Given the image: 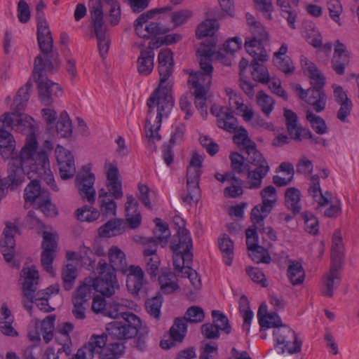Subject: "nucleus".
Listing matches in <instances>:
<instances>
[{"mask_svg": "<svg viewBox=\"0 0 359 359\" xmlns=\"http://www.w3.org/2000/svg\"><path fill=\"white\" fill-rule=\"evenodd\" d=\"M159 86L147 100L149 108L145 124L149 141L160 140L158 130L163 118H168L173 106L174 100L170 94L172 86L171 76L173 72L172 53L169 49L161 50L158 56Z\"/></svg>", "mask_w": 359, "mask_h": 359, "instance_id": "f257e3e1", "label": "nucleus"}, {"mask_svg": "<svg viewBox=\"0 0 359 359\" xmlns=\"http://www.w3.org/2000/svg\"><path fill=\"white\" fill-rule=\"evenodd\" d=\"M38 142L34 135L27 137L25 144L20 151L18 159L27 167V177L32 179L34 175L43 178V180L55 191H57L56 184L50 168L48 154L41 150L37 151Z\"/></svg>", "mask_w": 359, "mask_h": 359, "instance_id": "f03ea898", "label": "nucleus"}, {"mask_svg": "<svg viewBox=\"0 0 359 359\" xmlns=\"http://www.w3.org/2000/svg\"><path fill=\"white\" fill-rule=\"evenodd\" d=\"M201 48L198 50V55L201 56L199 65L202 72H191L188 83L191 85L192 93L195 96L196 107L200 111L202 116L207 115L206 102V88L209 87L211 83L212 72L213 67L210 63V56L214 52L212 47Z\"/></svg>", "mask_w": 359, "mask_h": 359, "instance_id": "7ed1b4c3", "label": "nucleus"}, {"mask_svg": "<svg viewBox=\"0 0 359 359\" xmlns=\"http://www.w3.org/2000/svg\"><path fill=\"white\" fill-rule=\"evenodd\" d=\"M212 115L217 117V126L229 133H235L233 142L238 146H242L247 153V156H252L256 153H260L256 149L255 143L248 136V132L244 128L236 130L237 120L228 107L214 104L210 108Z\"/></svg>", "mask_w": 359, "mask_h": 359, "instance_id": "20e7f679", "label": "nucleus"}, {"mask_svg": "<svg viewBox=\"0 0 359 359\" xmlns=\"http://www.w3.org/2000/svg\"><path fill=\"white\" fill-rule=\"evenodd\" d=\"M46 64L41 55H38L34 60L33 76L37 83L39 97L43 105L49 106L52 104L54 97L62 96V90L56 83L48 79L43 75Z\"/></svg>", "mask_w": 359, "mask_h": 359, "instance_id": "39448f33", "label": "nucleus"}, {"mask_svg": "<svg viewBox=\"0 0 359 359\" xmlns=\"http://www.w3.org/2000/svg\"><path fill=\"white\" fill-rule=\"evenodd\" d=\"M109 270L108 264L104 259H100L97 267L98 276L95 278H86L81 285L88 287L90 294L92 290H94L104 296H111L115 293V290L118 289V284L115 273Z\"/></svg>", "mask_w": 359, "mask_h": 359, "instance_id": "423d86ee", "label": "nucleus"}, {"mask_svg": "<svg viewBox=\"0 0 359 359\" xmlns=\"http://www.w3.org/2000/svg\"><path fill=\"white\" fill-rule=\"evenodd\" d=\"M89 9L97 39L99 53L100 56L104 58L109 51L110 39L107 32V26L103 21V11L100 0H90Z\"/></svg>", "mask_w": 359, "mask_h": 359, "instance_id": "0eeeda50", "label": "nucleus"}, {"mask_svg": "<svg viewBox=\"0 0 359 359\" xmlns=\"http://www.w3.org/2000/svg\"><path fill=\"white\" fill-rule=\"evenodd\" d=\"M274 348L278 353L295 354L302 351V341L290 327L283 325L273 331Z\"/></svg>", "mask_w": 359, "mask_h": 359, "instance_id": "6e6552de", "label": "nucleus"}, {"mask_svg": "<svg viewBox=\"0 0 359 359\" xmlns=\"http://www.w3.org/2000/svg\"><path fill=\"white\" fill-rule=\"evenodd\" d=\"M246 161L255 168L250 167L247 177V184L250 189H259L262 186V180L269 172L270 168L262 153L254 154L252 156H246Z\"/></svg>", "mask_w": 359, "mask_h": 359, "instance_id": "1a4fd4ad", "label": "nucleus"}, {"mask_svg": "<svg viewBox=\"0 0 359 359\" xmlns=\"http://www.w3.org/2000/svg\"><path fill=\"white\" fill-rule=\"evenodd\" d=\"M176 233L172 236L170 242V249L172 252L185 254L187 260L193 259L191 249L192 240L188 230L184 227L185 223L182 218L176 216L173 219Z\"/></svg>", "mask_w": 359, "mask_h": 359, "instance_id": "9d476101", "label": "nucleus"}, {"mask_svg": "<svg viewBox=\"0 0 359 359\" xmlns=\"http://www.w3.org/2000/svg\"><path fill=\"white\" fill-rule=\"evenodd\" d=\"M205 317L203 310L197 306L189 307L183 318H177L170 327V334L174 340L182 341L187 330V322L198 323L203 320Z\"/></svg>", "mask_w": 359, "mask_h": 359, "instance_id": "9b49d317", "label": "nucleus"}, {"mask_svg": "<svg viewBox=\"0 0 359 359\" xmlns=\"http://www.w3.org/2000/svg\"><path fill=\"white\" fill-rule=\"evenodd\" d=\"M93 335L95 354L99 359H118L125 351L123 344L113 341L106 334Z\"/></svg>", "mask_w": 359, "mask_h": 359, "instance_id": "f8f14e48", "label": "nucleus"}, {"mask_svg": "<svg viewBox=\"0 0 359 359\" xmlns=\"http://www.w3.org/2000/svg\"><path fill=\"white\" fill-rule=\"evenodd\" d=\"M311 87L308 90H304L299 84H296L294 89L299 93V97L313 107L316 112H321L325 109L327 97L323 90L325 81L323 84L312 83Z\"/></svg>", "mask_w": 359, "mask_h": 359, "instance_id": "ddd939ff", "label": "nucleus"}, {"mask_svg": "<svg viewBox=\"0 0 359 359\" xmlns=\"http://www.w3.org/2000/svg\"><path fill=\"white\" fill-rule=\"evenodd\" d=\"M262 203L255 206L251 211V220L255 224H260L270 213L277 200L276 188L268 186L261 191Z\"/></svg>", "mask_w": 359, "mask_h": 359, "instance_id": "4468645a", "label": "nucleus"}, {"mask_svg": "<svg viewBox=\"0 0 359 359\" xmlns=\"http://www.w3.org/2000/svg\"><path fill=\"white\" fill-rule=\"evenodd\" d=\"M156 12L149 11L141 14L135 22V29L137 34L143 39H149L153 36L165 34L168 29L159 23L150 22L148 20L153 18Z\"/></svg>", "mask_w": 359, "mask_h": 359, "instance_id": "2eb2a0df", "label": "nucleus"}, {"mask_svg": "<svg viewBox=\"0 0 359 359\" xmlns=\"http://www.w3.org/2000/svg\"><path fill=\"white\" fill-rule=\"evenodd\" d=\"M95 180L94 174L88 168H83L77 174L75 180L79 195L90 203H94L95 201L96 192L93 187Z\"/></svg>", "mask_w": 359, "mask_h": 359, "instance_id": "dca6fc26", "label": "nucleus"}, {"mask_svg": "<svg viewBox=\"0 0 359 359\" xmlns=\"http://www.w3.org/2000/svg\"><path fill=\"white\" fill-rule=\"evenodd\" d=\"M126 286L133 296H144L147 283L144 278V272L139 266L130 265L126 273Z\"/></svg>", "mask_w": 359, "mask_h": 359, "instance_id": "f3484780", "label": "nucleus"}, {"mask_svg": "<svg viewBox=\"0 0 359 359\" xmlns=\"http://www.w3.org/2000/svg\"><path fill=\"white\" fill-rule=\"evenodd\" d=\"M55 153L60 177L62 180L72 178L76 173V167L71 152L62 146L57 145Z\"/></svg>", "mask_w": 359, "mask_h": 359, "instance_id": "a211bd4d", "label": "nucleus"}, {"mask_svg": "<svg viewBox=\"0 0 359 359\" xmlns=\"http://www.w3.org/2000/svg\"><path fill=\"white\" fill-rule=\"evenodd\" d=\"M55 153L60 177L62 180L72 178L76 173V167L71 152L62 146L57 145Z\"/></svg>", "mask_w": 359, "mask_h": 359, "instance_id": "6ab92c4d", "label": "nucleus"}, {"mask_svg": "<svg viewBox=\"0 0 359 359\" xmlns=\"http://www.w3.org/2000/svg\"><path fill=\"white\" fill-rule=\"evenodd\" d=\"M219 25L218 22L216 20H205L203 21L198 26L196 30V36L198 39L205 37L208 36H211L212 38L206 40L205 41L203 42L200 46V48H198L197 50H198L200 48L203 47H212V42L214 41V46L212 47V50H214V52L210 56V60L211 61V57L216 52V43L217 40L215 37H212L215 34V33L218 29ZM198 53V51H196ZM198 56L199 57V60L201 59V56L197 53Z\"/></svg>", "mask_w": 359, "mask_h": 359, "instance_id": "aec40b11", "label": "nucleus"}, {"mask_svg": "<svg viewBox=\"0 0 359 359\" xmlns=\"http://www.w3.org/2000/svg\"><path fill=\"white\" fill-rule=\"evenodd\" d=\"M201 170L194 167H187V186L188 194L182 196L184 203H191L197 202L200 198L199 180Z\"/></svg>", "mask_w": 359, "mask_h": 359, "instance_id": "412c9836", "label": "nucleus"}, {"mask_svg": "<svg viewBox=\"0 0 359 359\" xmlns=\"http://www.w3.org/2000/svg\"><path fill=\"white\" fill-rule=\"evenodd\" d=\"M107 182L106 186L108 188L110 196L115 199H120L123 197L122 184L119 179V172L116 164L113 163H105Z\"/></svg>", "mask_w": 359, "mask_h": 359, "instance_id": "4be33fe9", "label": "nucleus"}, {"mask_svg": "<svg viewBox=\"0 0 359 359\" xmlns=\"http://www.w3.org/2000/svg\"><path fill=\"white\" fill-rule=\"evenodd\" d=\"M17 231L18 227L15 224L11 222L6 223V228L3 232L4 237L1 241V248L4 257L8 263L12 262L15 255V241L14 236Z\"/></svg>", "mask_w": 359, "mask_h": 359, "instance_id": "5701e85b", "label": "nucleus"}, {"mask_svg": "<svg viewBox=\"0 0 359 359\" xmlns=\"http://www.w3.org/2000/svg\"><path fill=\"white\" fill-rule=\"evenodd\" d=\"M27 167L22 163L20 159L18 158H11L8 164V187L11 189H15L19 185L24 182L25 175L27 176Z\"/></svg>", "mask_w": 359, "mask_h": 359, "instance_id": "b1692460", "label": "nucleus"}, {"mask_svg": "<svg viewBox=\"0 0 359 359\" xmlns=\"http://www.w3.org/2000/svg\"><path fill=\"white\" fill-rule=\"evenodd\" d=\"M90 290L86 285H80L72 297V314L75 318L83 320L86 318V304L90 299Z\"/></svg>", "mask_w": 359, "mask_h": 359, "instance_id": "393cba45", "label": "nucleus"}, {"mask_svg": "<svg viewBox=\"0 0 359 359\" xmlns=\"http://www.w3.org/2000/svg\"><path fill=\"white\" fill-rule=\"evenodd\" d=\"M20 276L23 278L22 289L24 296L27 299L33 300L34 292L37 289L39 283V273L34 266L23 267Z\"/></svg>", "mask_w": 359, "mask_h": 359, "instance_id": "a878e982", "label": "nucleus"}, {"mask_svg": "<svg viewBox=\"0 0 359 359\" xmlns=\"http://www.w3.org/2000/svg\"><path fill=\"white\" fill-rule=\"evenodd\" d=\"M350 62L349 53L344 44L339 40L336 41L334 53L332 59V66L335 72L339 75L344 74L345 68Z\"/></svg>", "mask_w": 359, "mask_h": 359, "instance_id": "bb28decb", "label": "nucleus"}, {"mask_svg": "<svg viewBox=\"0 0 359 359\" xmlns=\"http://www.w3.org/2000/svg\"><path fill=\"white\" fill-rule=\"evenodd\" d=\"M107 257L109 263L108 266L110 271H120L126 273L128 267H127L126 257L124 252L118 247L112 245L108 250Z\"/></svg>", "mask_w": 359, "mask_h": 359, "instance_id": "cd10ccee", "label": "nucleus"}, {"mask_svg": "<svg viewBox=\"0 0 359 359\" xmlns=\"http://www.w3.org/2000/svg\"><path fill=\"white\" fill-rule=\"evenodd\" d=\"M39 179L43 180V178L34 175L32 177L31 182L26 187L24 193V198L25 204L30 203L34 206L46 195V191H42L41 185L39 184Z\"/></svg>", "mask_w": 359, "mask_h": 359, "instance_id": "c85d7f7f", "label": "nucleus"}, {"mask_svg": "<svg viewBox=\"0 0 359 359\" xmlns=\"http://www.w3.org/2000/svg\"><path fill=\"white\" fill-rule=\"evenodd\" d=\"M284 116L285 118L287 131L290 137L296 140H301L302 133L306 137L313 139L312 133L309 130H303L297 123V114L292 110L285 109Z\"/></svg>", "mask_w": 359, "mask_h": 359, "instance_id": "c756f323", "label": "nucleus"}, {"mask_svg": "<svg viewBox=\"0 0 359 359\" xmlns=\"http://www.w3.org/2000/svg\"><path fill=\"white\" fill-rule=\"evenodd\" d=\"M341 265L338 264H331L329 273L325 276L324 286L325 289L322 294L325 297H332L333 290L339 285V269Z\"/></svg>", "mask_w": 359, "mask_h": 359, "instance_id": "7c9ffc66", "label": "nucleus"}, {"mask_svg": "<svg viewBox=\"0 0 359 359\" xmlns=\"http://www.w3.org/2000/svg\"><path fill=\"white\" fill-rule=\"evenodd\" d=\"M257 318L261 327V330L273 327L283 326L281 325V319L276 313H266V306H260L257 311Z\"/></svg>", "mask_w": 359, "mask_h": 359, "instance_id": "2f4dec72", "label": "nucleus"}, {"mask_svg": "<svg viewBox=\"0 0 359 359\" xmlns=\"http://www.w3.org/2000/svg\"><path fill=\"white\" fill-rule=\"evenodd\" d=\"M308 192L310 196L318 203L320 206L327 205L330 203L331 194L326 191L325 194L322 193L320 187V179L318 175H313L311 177V183L308 189Z\"/></svg>", "mask_w": 359, "mask_h": 359, "instance_id": "473e14b6", "label": "nucleus"}, {"mask_svg": "<svg viewBox=\"0 0 359 359\" xmlns=\"http://www.w3.org/2000/svg\"><path fill=\"white\" fill-rule=\"evenodd\" d=\"M154 52L151 48H148L140 51V55L137 61V71L140 74L147 76L154 69Z\"/></svg>", "mask_w": 359, "mask_h": 359, "instance_id": "72a5a7b5", "label": "nucleus"}, {"mask_svg": "<svg viewBox=\"0 0 359 359\" xmlns=\"http://www.w3.org/2000/svg\"><path fill=\"white\" fill-rule=\"evenodd\" d=\"M13 117V122L11 130H14L18 133H26L27 137L34 135V119L27 115L15 114Z\"/></svg>", "mask_w": 359, "mask_h": 359, "instance_id": "f704fd0d", "label": "nucleus"}, {"mask_svg": "<svg viewBox=\"0 0 359 359\" xmlns=\"http://www.w3.org/2000/svg\"><path fill=\"white\" fill-rule=\"evenodd\" d=\"M32 88V83L27 81L26 84L21 87L13 100L11 109L13 111L11 114L13 116L15 114H20L26 107L29 98V90Z\"/></svg>", "mask_w": 359, "mask_h": 359, "instance_id": "c9c22d12", "label": "nucleus"}, {"mask_svg": "<svg viewBox=\"0 0 359 359\" xmlns=\"http://www.w3.org/2000/svg\"><path fill=\"white\" fill-rule=\"evenodd\" d=\"M102 334H106L107 338L114 341H120L123 339L133 337L128 333L127 327L121 322H112L107 324L106 327V332Z\"/></svg>", "mask_w": 359, "mask_h": 359, "instance_id": "e433bc0d", "label": "nucleus"}, {"mask_svg": "<svg viewBox=\"0 0 359 359\" xmlns=\"http://www.w3.org/2000/svg\"><path fill=\"white\" fill-rule=\"evenodd\" d=\"M130 302L126 299L116 298L107 304V316L111 318L123 317L126 313V309L130 306Z\"/></svg>", "mask_w": 359, "mask_h": 359, "instance_id": "4c0bfd02", "label": "nucleus"}, {"mask_svg": "<svg viewBox=\"0 0 359 359\" xmlns=\"http://www.w3.org/2000/svg\"><path fill=\"white\" fill-rule=\"evenodd\" d=\"M301 193L294 188H288L285 194V202L287 208L294 214H297L301 211L302 205L300 202Z\"/></svg>", "mask_w": 359, "mask_h": 359, "instance_id": "58836bf2", "label": "nucleus"}, {"mask_svg": "<svg viewBox=\"0 0 359 359\" xmlns=\"http://www.w3.org/2000/svg\"><path fill=\"white\" fill-rule=\"evenodd\" d=\"M218 245L222 253L224 263L230 266L233 259V243L226 234L218 238Z\"/></svg>", "mask_w": 359, "mask_h": 359, "instance_id": "ea45409f", "label": "nucleus"}, {"mask_svg": "<svg viewBox=\"0 0 359 359\" xmlns=\"http://www.w3.org/2000/svg\"><path fill=\"white\" fill-rule=\"evenodd\" d=\"M287 277L293 285H301L304 280L305 273L301 263L291 261L287 267Z\"/></svg>", "mask_w": 359, "mask_h": 359, "instance_id": "a19ab883", "label": "nucleus"}, {"mask_svg": "<svg viewBox=\"0 0 359 359\" xmlns=\"http://www.w3.org/2000/svg\"><path fill=\"white\" fill-rule=\"evenodd\" d=\"M39 46L41 51L46 55L43 62L46 64V67L50 68L49 66L53 67L49 57H51L54 63H57V54L52 53L53 48V38L52 36L44 37L38 40Z\"/></svg>", "mask_w": 359, "mask_h": 359, "instance_id": "79ce46f5", "label": "nucleus"}, {"mask_svg": "<svg viewBox=\"0 0 359 359\" xmlns=\"http://www.w3.org/2000/svg\"><path fill=\"white\" fill-rule=\"evenodd\" d=\"M122 224L121 219H111L99 228V235L109 238L120 234L122 232Z\"/></svg>", "mask_w": 359, "mask_h": 359, "instance_id": "37998d69", "label": "nucleus"}, {"mask_svg": "<svg viewBox=\"0 0 359 359\" xmlns=\"http://www.w3.org/2000/svg\"><path fill=\"white\" fill-rule=\"evenodd\" d=\"M301 64L304 72L309 76L311 83L318 82V84H323V81H325V78L313 62H310L306 57H302Z\"/></svg>", "mask_w": 359, "mask_h": 359, "instance_id": "c03bdc74", "label": "nucleus"}, {"mask_svg": "<svg viewBox=\"0 0 359 359\" xmlns=\"http://www.w3.org/2000/svg\"><path fill=\"white\" fill-rule=\"evenodd\" d=\"M156 227L154 230V237H153L158 244L165 247L168 243L170 232L166 223L161 222V219H155Z\"/></svg>", "mask_w": 359, "mask_h": 359, "instance_id": "a18cd8bd", "label": "nucleus"}, {"mask_svg": "<svg viewBox=\"0 0 359 359\" xmlns=\"http://www.w3.org/2000/svg\"><path fill=\"white\" fill-rule=\"evenodd\" d=\"M256 102L262 112L266 116H269L275 105V101L273 97L262 90L257 93Z\"/></svg>", "mask_w": 359, "mask_h": 359, "instance_id": "49530a36", "label": "nucleus"}, {"mask_svg": "<svg viewBox=\"0 0 359 359\" xmlns=\"http://www.w3.org/2000/svg\"><path fill=\"white\" fill-rule=\"evenodd\" d=\"M55 127L57 135L61 137H67L71 135L72 132V121L65 111L61 112Z\"/></svg>", "mask_w": 359, "mask_h": 359, "instance_id": "de8ad7c7", "label": "nucleus"}, {"mask_svg": "<svg viewBox=\"0 0 359 359\" xmlns=\"http://www.w3.org/2000/svg\"><path fill=\"white\" fill-rule=\"evenodd\" d=\"M343 257V243L339 231H335L332 238L331 259L332 264L341 265Z\"/></svg>", "mask_w": 359, "mask_h": 359, "instance_id": "09e8293b", "label": "nucleus"}, {"mask_svg": "<svg viewBox=\"0 0 359 359\" xmlns=\"http://www.w3.org/2000/svg\"><path fill=\"white\" fill-rule=\"evenodd\" d=\"M63 286L66 290H70L77 277V269L72 264H66L62 269L61 273Z\"/></svg>", "mask_w": 359, "mask_h": 359, "instance_id": "8fccbe9b", "label": "nucleus"}, {"mask_svg": "<svg viewBox=\"0 0 359 359\" xmlns=\"http://www.w3.org/2000/svg\"><path fill=\"white\" fill-rule=\"evenodd\" d=\"M122 318L125 320V323H123V324L125 327H127L128 333L133 337L136 336L142 326L140 318L130 312H126Z\"/></svg>", "mask_w": 359, "mask_h": 359, "instance_id": "3c124183", "label": "nucleus"}, {"mask_svg": "<svg viewBox=\"0 0 359 359\" xmlns=\"http://www.w3.org/2000/svg\"><path fill=\"white\" fill-rule=\"evenodd\" d=\"M306 118L316 133L323 135L327 132V127L325 120L313 114L312 111H306Z\"/></svg>", "mask_w": 359, "mask_h": 359, "instance_id": "603ef678", "label": "nucleus"}, {"mask_svg": "<svg viewBox=\"0 0 359 359\" xmlns=\"http://www.w3.org/2000/svg\"><path fill=\"white\" fill-rule=\"evenodd\" d=\"M231 166L232 170L240 175H245L250 168V163H245L244 157L237 152L230 154Z\"/></svg>", "mask_w": 359, "mask_h": 359, "instance_id": "864d4df0", "label": "nucleus"}, {"mask_svg": "<svg viewBox=\"0 0 359 359\" xmlns=\"http://www.w3.org/2000/svg\"><path fill=\"white\" fill-rule=\"evenodd\" d=\"M75 213L78 220L88 222L95 221L98 219L100 215V212L97 209H91V208L86 205L81 208H78Z\"/></svg>", "mask_w": 359, "mask_h": 359, "instance_id": "5fc2aeb1", "label": "nucleus"}, {"mask_svg": "<svg viewBox=\"0 0 359 359\" xmlns=\"http://www.w3.org/2000/svg\"><path fill=\"white\" fill-rule=\"evenodd\" d=\"M173 278L174 275L172 273L159 276L158 282L161 285V290L163 293L170 294L178 289L179 286Z\"/></svg>", "mask_w": 359, "mask_h": 359, "instance_id": "6e6d98bb", "label": "nucleus"}, {"mask_svg": "<svg viewBox=\"0 0 359 359\" xmlns=\"http://www.w3.org/2000/svg\"><path fill=\"white\" fill-rule=\"evenodd\" d=\"M162 299L161 296H156L148 299L145 302V309L147 313L155 319H159L161 316V308Z\"/></svg>", "mask_w": 359, "mask_h": 359, "instance_id": "4d7b16f0", "label": "nucleus"}, {"mask_svg": "<svg viewBox=\"0 0 359 359\" xmlns=\"http://www.w3.org/2000/svg\"><path fill=\"white\" fill-rule=\"evenodd\" d=\"M192 259L187 260L185 254L173 252V266L177 276H184L186 266H189Z\"/></svg>", "mask_w": 359, "mask_h": 359, "instance_id": "13d9d810", "label": "nucleus"}, {"mask_svg": "<svg viewBox=\"0 0 359 359\" xmlns=\"http://www.w3.org/2000/svg\"><path fill=\"white\" fill-rule=\"evenodd\" d=\"M13 122V114L9 112H6L0 117V140H7L13 137L11 133L7 130V128L11 129Z\"/></svg>", "mask_w": 359, "mask_h": 359, "instance_id": "bf43d9fd", "label": "nucleus"}, {"mask_svg": "<svg viewBox=\"0 0 359 359\" xmlns=\"http://www.w3.org/2000/svg\"><path fill=\"white\" fill-rule=\"evenodd\" d=\"M252 76L254 80L262 83H266L269 81V74L265 66L258 62H252Z\"/></svg>", "mask_w": 359, "mask_h": 359, "instance_id": "052dcab7", "label": "nucleus"}, {"mask_svg": "<svg viewBox=\"0 0 359 359\" xmlns=\"http://www.w3.org/2000/svg\"><path fill=\"white\" fill-rule=\"evenodd\" d=\"M55 316H47L41 323V330L43 340L48 344L53 337Z\"/></svg>", "mask_w": 359, "mask_h": 359, "instance_id": "680f3d73", "label": "nucleus"}, {"mask_svg": "<svg viewBox=\"0 0 359 359\" xmlns=\"http://www.w3.org/2000/svg\"><path fill=\"white\" fill-rule=\"evenodd\" d=\"M74 325L69 323H65L57 329L55 339L66 348V346L70 341L69 334L73 330Z\"/></svg>", "mask_w": 359, "mask_h": 359, "instance_id": "e2e57ef3", "label": "nucleus"}, {"mask_svg": "<svg viewBox=\"0 0 359 359\" xmlns=\"http://www.w3.org/2000/svg\"><path fill=\"white\" fill-rule=\"evenodd\" d=\"M93 335H92L87 344L79 348L76 355L75 359H92L95 354Z\"/></svg>", "mask_w": 359, "mask_h": 359, "instance_id": "0e129e2a", "label": "nucleus"}, {"mask_svg": "<svg viewBox=\"0 0 359 359\" xmlns=\"http://www.w3.org/2000/svg\"><path fill=\"white\" fill-rule=\"evenodd\" d=\"M212 316L214 324L218 327L219 330L224 331L226 334L231 332V326L227 317L222 312L216 310L212 311Z\"/></svg>", "mask_w": 359, "mask_h": 359, "instance_id": "69168bd1", "label": "nucleus"}, {"mask_svg": "<svg viewBox=\"0 0 359 359\" xmlns=\"http://www.w3.org/2000/svg\"><path fill=\"white\" fill-rule=\"evenodd\" d=\"M249 256L252 258V261L256 263L262 262L268 264L271 261V257L268 255L267 251L262 246L249 250Z\"/></svg>", "mask_w": 359, "mask_h": 359, "instance_id": "338daca9", "label": "nucleus"}, {"mask_svg": "<svg viewBox=\"0 0 359 359\" xmlns=\"http://www.w3.org/2000/svg\"><path fill=\"white\" fill-rule=\"evenodd\" d=\"M231 185L226 187L224 191V195L226 198H236L243 194V191L241 187V182L236 177V180H229Z\"/></svg>", "mask_w": 359, "mask_h": 359, "instance_id": "774afa93", "label": "nucleus"}]
</instances>
